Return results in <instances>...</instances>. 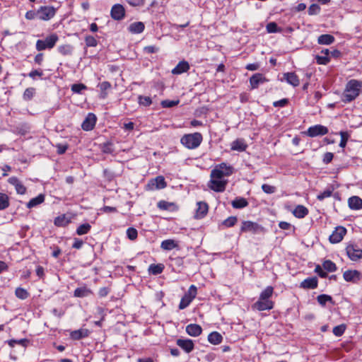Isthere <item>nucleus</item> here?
Segmentation results:
<instances>
[{"instance_id":"27","label":"nucleus","mask_w":362,"mask_h":362,"mask_svg":"<svg viewBox=\"0 0 362 362\" xmlns=\"http://www.w3.org/2000/svg\"><path fill=\"white\" fill-rule=\"evenodd\" d=\"M264 81V78L261 74H255L250 78V83L252 89L257 88L259 83Z\"/></svg>"},{"instance_id":"40","label":"nucleus","mask_w":362,"mask_h":362,"mask_svg":"<svg viewBox=\"0 0 362 362\" xmlns=\"http://www.w3.org/2000/svg\"><path fill=\"white\" fill-rule=\"evenodd\" d=\"M334 191V188L332 187H329L327 188L324 192L320 193L317 196V199L320 201H322L325 198H328L332 196Z\"/></svg>"},{"instance_id":"46","label":"nucleus","mask_w":362,"mask_h":362,"mask_svg":"<svg viewBox=\"0 0 362 362\" xmlns=\"http://www.w3.org/2000/svg\"><path fill=\"white\" fill-rule=\"evenodd\" d=\"M15 294L18 298L22 300L26 299L29 296L28 292L23 288H17Z\"/></svg>"},{"instance_id":"19","label":"nucleus","mask_w":362,"mask_h":362,"mask_svg":"<svg viewBox=\"0 0 362 362\" xmlns=\"http://www.w3.org/2000/svg\"><path fill=\"white\" fill-rule=\"evenodd\" d=\"M189 69V64L187 61L180 62L177 66L172 70V74L175 75L182 74Z\"/></svg>"},{"instance_id":"22","label":"nucleus","mask_w":362,"mask_h":362,"mask_svg":"<svg viewBox=\"0 0 362 362\" xmlns=\"http://www.w3.org/2000/svg\"><path fill=\"white\" fill-rule=\"evenodd\" d=\"M202 329L200 325L197 324H190L186 327V332L192 337H197L201 334Z\"/></svg>"},{"instance_id":"21","label":"nucleus","mask_w":362,"mask_h":362,"mask_svg":"<svg viewBox=\"0 0 362 362\" xmlns=\"http://www.w3.org/2000/svg\"><path fill=\"white\" fill-rule=\"evenodd\" d=\"M148 185L151 186V189H163L166 187V182L163 176H158L155 179H153L148 183Z\"/></svg>"},{"instance_id":"34","label":"nucleus","mask_w":362,"mask_h":362,"mask_svg":"<svg viewBox=\"0 0 362 362\" xmlns=\"http://www.w3.org/2000/svg\"><path fill=\"white\" fill-rule=\"evenodd\" d=\"M231 204L235 209H242L247 206L248 202L245 198L238 197L232 202Z\"/></svg>"},{"instance_id":"48","label":"nucleus","mask_w":362,"mask_h":362,"mask_svg":"<svg viewBox=\"0 0 362 362\" xmlns=\"http://www.w3.org/2000/svg\"><path fill=\"white\" fill-rule=\"evenodd\" d=\"M192 300H192L190 298H189L188 296H187L185 294L180 300V303L179 305V308L180 310H183V309L186 308L191 303V302Z\"/></svg>"},{"instance_id":"23","label":"nucleus","mask_w":362,"mask_h":362,"mask_svg":"<svg viewBox=\"0 0 362 362\" xmlns=\"http://www.w3.org/2000/svg\"><path fill=\"white\" fill-rule=\"evenodd\" d=\"M247 145L243 139H238L231 144V150L238 151H244L246 150Z\"/></svg>"},{"instance_id":"41","label":"nucleus","mask_w":362,"mask_h":362,"mask_svg":"<svg viewBox=\"0 0 362 362\" xmlns=\"http://www.w3.org/2000/svg\"><path fill=\"white\" fill-rule=\"evenodd\" d=\"M317 302L322 306H325L327 302L332 303V298L327 294H321L317 297Z\"/></svg>"},{"instance_id":"61","label":"nucleus","mask_w":362,"mask_h":362,"mask_svg":"<svg viewBox=\"0 0 362 362\" xmlns=\"http://www.w3.org/2000/svg\"><path fill=\"white\" fill-rule=\"evenodd\" d=\"M320 7L317 4H312L308 8V13L310 15L317 14L320 12Z\"/></svg>"},{"instance_id":"58","label":"nucleus","mask_w":362,"mask_h":362,"mask_svg":"<svg viewBox=\"0 0 362 362\" xmlns=\"http://www.w3.org/2000/svg\"><path fill=\"white\" fill-rule=\"evenodd\" d=\"M197 287L194 285L190 286V287L188 289L187 293H185L187 296L190 298L192 300L195 298L197 296Z\"/></svg>"},{"instance_id":"52","label":"nucleus","mask_w":362,"mask_h":362,"mask_svg":"<svg viewBox=\"0 0 362 362\" xmlns=\"http://www.w3.org/2000/svg\"><path fill=\"white\" fill-rule=\"evenodd\" d=\"M35 88H28L25 90L23 93V99L25 100H30L34 94H35Z\"/></svg>"},{"instance_id":"36","label":"nucleus","mask_w":362,"mask_h":362,"mask_svg":"<svg viewBox=\"0 0 362 362\" xmlns=\"http://www.w3.org/2000/svg\"><path fill=\"white\" fill-rule=\"evenodd\" d=\"M164 266L162 264H152L149 266L148 271L153 275L160 274L163 272Z\"/></svg>"},{"instance_id":"57","label":"nucleus","mask_w":362,"mask_h":362,"mask_svg":"<svg viewBox=\"0 0 362 362\" xmlns=\"http://www.w3.org/2000/svg\"><path fill=\"white\" fill-rule=\"evenodd\" d=\"M85 89H86V86L82 83H74L71 86V90L76 93H80Z\"/></svg>"},{"instance_id":"43","label":"nucleus","mask_w":362,"mask_h":362,"mask_svg":"<svg viewBox=\"0 0 362 362\" xmlns=\"http://www.w3.org/2000/svg\"><path fill=\"white\" fill-rule=\"evenodd\" d=\"M339 135L341 136V141H340V143H339V146L341 148H345L346 145V143L350 137V134L348 132H344V131H341L339 132Z\"/></svg>"},{"instance_id":"60","label":"nucleus","mask_w":362,"mask_h":362,"mask_svg":"<svg viewBox=\"0 0 362 362\" xmlns=\"http://www.w3.org/2000/svg\"><path fill=\"white\" fill-rule=\"evenodd\" d=\"M262 189L267 194H273L275 192V187L267 184H263Z\"/></svg>"},{"instance_id":"12","label":"nucleus","mask_w":362,"mask_h":362,"mask_svg":"<svg viewBox=\"0 0 362 362\" xmlns=\"http://www.w3.org/2000/svg\"><path fill=\"white\" fill-rule=\"evenodd\" d=\"M96 116L93 113H88L81 124V127L85 131H90L93 129L96 122Z\"/></svg>"},{"instance_id":"15","label":"nucleus","mask_w":362,"mask_h":362,"mask_svg":"<svg viewBox=\"0 0 362 362\" xmlns=\"http://www.w3.org/2000/svg\"><path fill=\"white\" fill-rule=\"evenodd\" d=\"M197 205V208L196 209L194 218L196 219L203 218L208 213L209 206L204 202H198Z\"/></svg>"},{"instance_id":"49","label":"nucleus","mask_w":362,"mask_h":362,"mask_svg":"<svg viewBox=\"0 0 362 362\" xmlns=\"http://www.w3.org/2000/svg\"><path fill=\"white\" fill-rule=\"evenodd\" d=\"M346 330L345 325H339L333 328V334L337 337L341 336Z\"/></svg>"},{"instance_id":"38","label":"nucleus","mask_w":362,"mask_h":362,"mask_svg":"<svg viewBox=\"0 0 362 362\" xmlns=\"http://www.w3.org/2000/svg\"><path fill=\"white\" fill-rule=\"evenodd\" d=\"M91 228V226L89 223H83L80 225L76 229V234L78 235H83L87 234Z\"/></svg>"},{"instance_id":"10","label":"nucleus","mask_w":362,"mask_h":362,"mask_svg":"<svg viewBox=\"0 0 362 362\" xmlns=\"http://www.w3.org/2000/svg\"><path fill=\"white\" fill-rule=\"evenodd\" d=\"M346 233V229L343 226H338L329 235V240L332 243L341 242Z\"/></svg>"},{"instance_id":"1","label":"nucleus","mask_w":362,"mask_h":362,"mask_svg":"<svg viewBox=\"0 0 362 362\" xmlns=\"http://www.w3.org/2000/svg\"><path fill=\"white\" fill-rule=\"evenodd\" d=\"M361 88L362 82L356 79L350 80L346 85L341 100L346 103L354 100L358 96Z\"/></svg>"},{"instance_id":"17","label":"nucleus","mask_w":362,"mask_h":362,"mask_svg":"<svg viewBox=\"0 0 362 362\" xmlns=\"http://www.w3.org/2000/svg\"><path fill=\"white\" fill-rule=\"evenodd\" d=\"M8 183L14 186L16 192L19 194H25L26 192V187L16 177H11L8 180Z\"/></svg>"},{"instance_id":"8","label":"nucleus","mask_w":362,"mask_h":362,"mask_svg":"<svg viewBox=\"0 0 362 362\" xmlns=\"http://www.w3.org/2000/svg\"><path fill=\"white\" fill-rule=\"evenodd\" d=\"M328 133V129L321 124H316L312 127H310L307 132H305L306 135L310 137H315L317 136H323Z\"/></svg>"},{"instance_id":"62","label":"nucleus","mask_w":362,"mask_h":362,"mask_svg":"<svg viewBox=\"0 0 362 362\" xmlns=\"http://www.w3.org/2000/svg\"><path fill=\"white\" fill-rule=\"evenodd\" d=\"M56 148L57 153L62 155L66 152V149L68 148V145L58 144L56 145Z\"/></svg>"},{"instance_id":"44","label":"nucleus","mask_w":362,"mask_h":362,"mask_svg":"<svg viewBox=\"0 0 362 362\" xmlns=\"http://www.w3.org/2000/svg\"><path fill=\"white\" fill-rule=\"evenodd\" d=\"M322 267L326 271L329 272H333L337 270L336 264L331 260H325L322 263Z\"/></svg>"},{"instance_id":"18","label":"nucleus","mask_w":362,"mask_h":362,"mask_svg":"<svg viewBox=\"0 0 362 362\" xmlns=\"http://www.w3.org/2000/svg\"><path fill=\"white\" fill-rule=\"evenodd\" d=\"M282 80H285L288 84L293 87L298 86L300 84L298 76L294 72L284 73Z\"/></svg>"},{"instance_id":"45","label":"nucleus","mask_w":362,"mask_h":362,"mask_svg":"<svg viewBox=\"0 0 362 362\" xmlns=\"http://www.w3.org/2000/svg\"><path fill=\"white\" fill-rule=\"evenodd\" d=\"M138 103L140 105L148 107L152 104V100L150 97L139 95L138 98Z\"/></svg>"},{"instance_id":"6","label":"nucleus","mask_w":362,"mask_h":362,"mask_svg":"<svg viewBox=\"0 0 362 362\" xmlns=\"http://www.w3.org/2000/svg\"><path fill=\"white\" fill-rule=\"evenodd\" d=\"M226 184L227 180H226L211 177L209 187L215 192H222L226 189Z\"/></svg>"},{"instance_id":"50","label":"nucleus","mask_w":362,"mask_h":362,"mask_svg":"<svg viewBox=\"0 0 362 362\" xmlns=\"http://www.w3.org/2000/svg\"><path fill=\"white\" fill-rule=\"evenodd\" d=\"M174 206L175 204L173 203L168 202L166 201H160L158 203V207L162 210H170L171 207Z\"/></svg>"},{"instance_id":"59","label":"nucleus","mask_w":362,"mask_h":362,"mask_svg":"<svg viewBox=\"0 0 362 362\" xmlns=\"http://www.w3.org/2000/svg\"><path fill=\"white\" fill-rule=\"evenodd\" d=\"M179 103V100H165L161 102V105L163 107H173Z\"/></svg>"},{"instance_id":"31","label":"nucleus","mask_w":362,"mask_h":362,"mask_svg":"<svg viewBox=\"0 0 362 362\" xmlns=\"http://www.w3.org/2000/svg\"><path fill=\"white\" fill-rule=\"evenodd\" d=\"M45 201V196L42 194H39L35 198L31 199L26 204L28 209L33 208Z\"/></svg>"},{"instance_id":"56","label":"nucleus","mask_w":362,"mask_h":362,"mask_svg":"<svg viewBox=\"0 0 362 362\" xmlns=\"http://www.w3.org/2000/svg\"><path fill=\"white\" fill-rule=\"evenodd\" d=\"M316 62L318 64L326 65L330 62V58L327 56H319L315 57Z\"/></svg>"},{"instance_id":"2","label":"nucleus","mask_w":362,"mask_h":362,"mask_svg":"<svg viewBox=\"0 0 362 362\" xmlns=\"http://www.w3.org/2000/svg\"><path fill=\"white\" fill-rule=\"evenodd\" d=\"M203 137L202 134L195 132L193 134H185L180 139L181 144L189 149L197 148L202 143Z\"/></svg>"},{"instance_id":"7","label":"nucleus","mask_w":362,"mask_h":362,"mask_svg":"<svg viewBox=\"0 0 362 362\" xmlns=\"http://www.w3.org/2000/svg\"><path fill=\"white\" fill-rule=\"evenodd\" d=\"M55 8L52 6H41L37 10L38 19L48 21L55 15Z\"/></svg>"},{"instance_id":"30","label":"nucleus","mask_w":362,"mask_h":362,"mask_svg":"<svg viewBox=\"0 0 362 362\" xmlns=\"http://www.w3.org/2000/svg\"><path fill=\"white\" fill-rule=\"evenodd\" d=\"M334 41V37L329 34H323L318 37L317 42L320 45H331Z\"/></svg>"},{"instance_id":"28","label":"nucleus","mask_w":362,"mask_h":362,"mask_svg":"<svg viewBox=\"0 0 362 362\" xmlns=\"http://www.w3.org/2000/svg\"><path fill=\"white\" fill-rule=\"evenodd\" d=\"M71 222V219L65 214L59 216L54 218V223L58 227H64Z\"/></svg>"},{"instance_id":"42","label":"nucleus","mask_w":362,"mask_h":362,"mask_svg":"<svg viewBox=\"0 0 362 362\" xmlns=\"http://www.w3.org/2000/svg\"><path fill=\"white\" fill-rule=\"evenodd\" d=\"M8 197L6 194L0 193V210H4L8 207Z\"/></svg>"},{"instance_id":"25","label":"nucleus","mask_w":362,"mask_h":362,"mask_svg":"<svg viewBox=\"0 0 362 362\" xmlns=\"http://www.w3.org/2000/svg\"><path fill=\"white\" fill-rule=\"evenodd\" d=\"M317 282L316 277L308 278L301 282L300 287L307 289H313L317 288Z\"/></svg>"},{"instance_id":"26","label":"nucleus","mask_w":362,"mask_h":362,"mask_svg":"<svg viewBox=\"0 0 362 362\" xmlns=\"http://www.w3.org/2000/svg\"><path fill=\"white\" fill-rule=\"evenodd\" d=\"M144 28L145 26L142 22H134L129 25L128 30L131 33L139 34L144 31Z\"/></svg>"},{"instance_id":"4","label":"nucleus","mask_w":362,"mask_h":362,"mask_svg":"<svg viewBox=\"0 0 362 362\" xmlns=\"http://www.w3.org/2000/svg\"><path fill=\"white\" fill-rule=\"evenodd\" d=\"M233 172V168L230 165H228L225 163H222L215 167L211 172V177H215L216 178H223L230 175Z\"/></svg>"},{"instance_id":"20","label":"nucleus","mask_w":362,"mask_h":362,"mask_svg":"<svg viewBox=\"0 0 362 362\" xmlns=\"http://www.w3.org/2000/svg\"><path fill=\"white\" fill-rule=\"evenodd\" d=\"M90 334V331L87 329L81 328L77 330L71 331L70 337L74 340H79L87 337Z\"/></svg>"},{"instance_id":"24","label":"nucleus","mask_w":362,"mask_h":362,"mask_svg":"<svg viewBox=\"0 0 362 362\" xmlns=\"http://www.w3.org/2000/svg\"><path fill=\"white\" fill-rule=\"evenodd\" d=\"M348 204L351 209L358 210L362 209V199L357 196L350 197L348 200Z\"/></svg>"},{"instance_id":"29","label":"nucleus","mask_w":362,"mask_h":362,"mask_svg":"<svg viewBox=\"0 0 362 362\" xmlns=\"http://www.w3.org/2000/svg\"><path fill=\"white\" fill-rule=\"evenodd\" d=\"M308 214V209L303 205H298L293 211V214L298 218H304Z\"/></svg>"},{"instance_id":"16","label":"nucleus","mask_w":362,"mask_h":362,"mask_svg":"<svg viewBox=\"0 0 362 362\" xmlns=\"http://www.w3.org/2000/svg\"><path fill=\"white\" fill-rule=\"evenodd\" d=\"M361 276V273L357 270H347L343 274L344 280L348 282H356L360 280Z\"/></svg>"},{"instance_id":"51","label":"nucleus","mask_w":362,"mask_h":362,"mask_svg":"<svg viewBox=\"0 0 362 362\" xmlns=\"http://www.w3.org/2000/svg\"><path fill=\"white\" fill-rule=\"evenodd\" d=\"M127 235L129 240H134L137 238L138 232L134 228H129L127 230Z\"/></svg>"},{"instance_id":"11","label":"nucleus","mask_w":362,"mask_h":362,"mask_svg":"<svg viewBox=\"0 0 362 362\" xmlns=\"http://www.w3.org/2000/svg\"><path fill=\"white\" fill-rule=\"evenodd\" d=\"M111 17L117 21L122 20L125 15V9L121 4H115L111 9Z\"/></svg>"},{"instance_id":"37","label":"nucleus","mask_w":362,"mask_h":362,"mask_svg":"<svg viewBox=\"0 0 362 362\" xmlns=\"http://www.w3.org/2000/svg\"><path fill=\"white\" fill-rule=\"evenodd\" d=\"M73 47L70 45H63L58 47V51L62 55H71L73 52Z\"/></svg>"},{"instance_id":"33","label":"nucleus","mask_w":362,"mask_h":362,"mask_svg":"<svg viewBox=\"0 0 362 362\" xmlns=\"http://www.w3.org/2000/svg\"><path fill=\"white\" fill-rule=\"evenodd\" d=\"M91 291L87 287H79L74 291V296L78 298H83L91 294Z\"/></svg>"},{"instance_id":"32","label":"nucleus","mask_w":362,"mask_h":362,"mask_svg":"<svg viewBox=\"0 0 362 362\" xmlns=\"http://www.w3.org/2000/svg\"><path fill=\"white\" fill-rule=\"evenodd\" d=\"M223 337L217 332H213L208 336V340L211 344H218L222 341Z\"/></svg>"},{"instance_id":"5","label":"nucleus","mask_w":362,"mask_h":362,"mask_svg":"<svg viewBox=\"0 0 362 362\" xmlns=\"http://www.w3.org/2000/svg\"><path fill=\"white\" fill-rule=\"evenodd\" d=\"M241 233H252L253 234L261 233L264 232V228L257 223L250 221H245L242 223L240 228Z\"/></svg>"},{"instance_id":"47","label":"nucleus","mask_w":362,"mask_h":362,"mask_svg":"<svg viewBox=\"0 0 362 362\" xmlns=\"http://www.w3.org/2000/svg\"><path fill=\"white\" fill-rule=\"evenodd\" d=\"M98 86L101 90V94L103 95V98H105L107 95L106 90H109L111 88L110 83L108 81H103V82L100 83L98 85Z\"/></svg>"},{"instance_id":"63","label":"nucleus","mask_w":362,"mask_h":362,"mask_svg":"<svg viewBox=\"0 0 362 362\" xmlns=\"http://www.w3.org/2000/svg\"><path fill=\"white\" fill-rule=\"evenodd\" d=\"M25 18L28 20H33L35 18H38L37 11H27L25 13Z\"/></svg>"},{"instance_id":"39","label":"nucleus","mask_w":362,"mask_h":362,"mask_svg":"<svg viewBox=\"0 0 362 362\" xmlns=\"http://www.w3.org/2000/svg\"><path fill=\"white\" fill-rule=\"evenodd\" d=\"M274 288L272 286H267L259 296V298L262 300H269L270 297L272 296Z\"/></svg>"},{"instance_id":"9","label":"nucleus","mask_w":362,"mask_h":362,"mask_svg":"<svg viewBox=\"0 0 362 362\" xmlns=\"http://www.w3.org/2000/svg\"><path fill=\"white\" fill-rule=\"evenodd\" d=\"M346 254L352 261H357L362 258V250L357 245H349L346 248Z\"/></svg>"},{"instance_id":"55","label":"nucleus","mask_w":362,"mask_h":362,"mask_svg":"<svg viewBox=\"0 0 362 362\" xmlns=\"http://www.w3.org/2000/svg\"><path fill=\"white\" fill-rule=\"evenodd\" d=\"M85 42L87 47H95L98 45V42L95 38L90 35L86 37Z\"/></svg>"},{"instance_id":"35","label":"nucleus","mask_w":362,"mask_h":362,"mask_svg":"<svg viewBox=\"0 0 362 362\" xmlns=\"http://www.w3.org/2000/svg\"><path fill=\"white\" fill-rule=\"evenodd\" d=\"M177 247V243L173 240H165L161 243L160 247L164 250H172Z\"/></svg>"},{"instance_id":"13","label":"nucleus","mask_w":362,"mask_h":362,"mask_svg":"<svg viewBox=\"0 0 362 362\" xmlns=\"http://www.w3.org/2000/svg\"><path fill=\"white\" fill-rule=\"evenodd\" d=\"M274 307V303L270 300H259L253 305V308L259 311L271 310Z\"/></svg>"},{"instance_id":"64","label":"nucleus","mask_w":362,"mask_h":362,"mask_svg":"<svg viewBox=\"0 0 362 362\" xmlns=\"http://www.w3.org/2000/svg\"><path fill=\"white\" fill-rule=\"evenodd\" d=\"M158 47L153 46V45H149L144 47V51L146 53L152 54L156 53L158 51Z\"/></svg>"},{"instance_id":"53","label":"nucleus","mask_w":362,"mask_h":362,"mask_svg":"<svg viewBox=\"0 0 362 362\" xmlns=\"http://www.w3.org/2000/svg\"><path fill=\"white\" fill-rule=\"evenodd\" d=\"M238 219L235 216H230L223 221V225L226 227H232L236 223Z\"/></svg>"},{"instance_id":"14","label":"nucleus","mask_w":362,"mask_h":362,"mask_svg":"<svg viewBox=\"0 0 362 362\" xmlns=\"http://www.w3.org/2000/svg\"><path fill=\"white\" fill-rule=\"evenodd\" d=\"M176 344L187 354L192 352L194 348L193 341L188 339H178L176 341Z\"/></svg>"},{"instance_id":"3","label":"nucleus","mask_w":362,"mask_h":362,"mask_svg":"<svg viewBox=\"0 0 362 362\" xmlns=\"http://www.w3.org/2000/svg\"><path fill=\"white\" fill-rule=\"evenodd\" d=\"M58 40L59 37L55 33L51 34L45 40H38L36 42V49L37 51H42L46 49H52L55 46Z\"/></svg>"},{"instance_id":"54","label":"nucleus","mask_w":362,"mask_h":362,"mask_svg":"<svg viewBox=\"0 0 362 362\" xmlns=\"http://www.w3.org/2000/svg\"><path fill=\"white\" fill-rule=\"evenodd\" d=\"M267 30L269 33H274L277 32H280V30L278 28L277 24L274 22H271L267 25Z\"/></svg>"}]
</instances>
